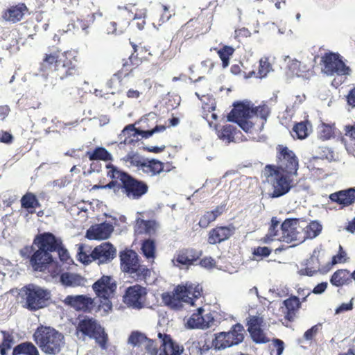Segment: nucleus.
I'll return each instance as SVG.
<instances>
[{"instance_id": "nucleus-1", "label": "nucleus", "mask_w": 355, "mask_h": 355, "mask_svg": "<svg viewBox=\"0 0 355 355\" xmlns=\"http://www.w3.org/2000/svg\"><path fill=\"white\" fill-rule=\"evenodd\" d=\"M33 244L37 250L33 251V247H26L20 252L22 257L29 259L33 270L44 272L49 269L53 277L59 275L62 270V266L54 260L51 252H55L62 245L61 239L51 232H45L37 234Z\"/></svg>"}, {"instance_id": "nucleus-2", "label": "nucleus", "mask_w": 355, "mask_h": 355, "mask_svg": "<svg viewBox=\"0 0 355 355\" xmlns=\"http://www.w3.org/2000/svg\"><path fill=\"white\" fill-rule=\"evenodd\" d=\"M71 54L69 51H62L58 47H53L49 50V53H46L42 62L39 68V73L45 79L49 75V72L55 73V76L60 80H63L69 76H73L76 73V68L68 55Z\"/></svg>"}, {"instance_id": "nucleus-3", "label": "nucleus", "mask_w": 355, "mask_h": 355, "mask_svg": "<svg viewBox=\"0 0 355 355\" xmlns=\"http://www.w3.org/2000/svg\"><path fill=\"white\" fill-rule=\"evenodd\" d=\"M105 167L108 169L107 177L111 179H119L121 182V185L118 186V189H122L123 192L129 198L138 200L148 192V186L145 182L119 169L112 164H107Z\"/></svg>"}, {"instance_id": "nucleus-4", "label": "nucleus", "mask_w": 355, "mask_h": 355, "mask_svg": "<svg viewBox=\"0 0 355 355\" xmlns=\"http://www.w3.org/2000/svg\"><path fill=\"white\" fill-rule=\"evenodd\" d=\"M33 340L47 355L58 354L65 345L63 334L49 326H39L33 334Z\"/></svg>"}, {"instance_id": "nucleus-5", "label": "nucleus", "mask_w": 355, "mask_h": 355, "mask_svg": "<svg viewBox=\"0 0 355 355\" xmlns=\"http://www.w3.org/2000/svg\"><path fill=\"white\" fill-rule=\"evenodd\" d=\"M77 336L81 334L79 338L88 337L94 339L95 342L102 349H107L108 336L105 329L99 322L92 318L86 317L80 320L76 327Z\"/></svg>"}, {"instance_id": "nucleus-6", "label": "nucleus", "mask_w": 355, "mask_h": 355, "mask_svg": "<svg viewBox=\"0 0 355 355\" xmlns=\"http://www.w3.org/2000/svg\"><path fill=\"white\" fill-rule=\"evenodd\" d=\"M22 291L24 292L23 298L25 300L24 306L29 311H37L46 306L51 299L49 290L34 284L25 286Z\"/></svg>"}, {"instance_id": "nucleus-7", "label": "nucleus", "mask_w": 355, "mask_h": 355, "mask_svg": "<svg viewBox=\"0 0 355 355\" xmlns=\"http://www.w3.org/2000/svg\"><path fill=\"white\" fill-rule=\"evenodd\" d=\"M197 284L187 283L185 285H178L171 293H164L162 298L164 304L171 308L175 309L180 306L181 302H184L191 305L194 304L192 298V291L196 289Z\"/></svg>"}, {"instance_id": "nucleus-8", "label": "nucleus", "mask_w": 355, "mask_h": 355, "mask_svg": "<svg viewBox=\"0 0 355 355\" xmlns=\"http://www.w3.org/2000/svg\"><path fill=\"white\" fill-rule=\"evenodd\" d=\"M277 150V158L278 159L279 168L288 175H296L299 164L295 153L288 149V147L281 145L278 146Z\"/></svg>"}, {"instance_id": "nucleus-9", "label": "nucleus", "mask_w": 355, "mask_h": 355, "mask_svg": "<svg viewBox=\"0 0 355 355\" xmlns=\"http://www.w3.org/2000/svg\"><path fill=\"white\" fill-rule=\"evenodd\" d=\"M321 62L324 68L322 71L327 76L348 74L349 68L345 65L338 53L332 52L325 53L322 57Z\"/></svg>"}, {"instance_id": "nucleus-10", "label": "nucleus", "mask_w": 355, "mask_h": 355, "mask_svg": "<svg viewBox=\"0 0 355 355\" xmlns=\"http://www.w3.org/2000/svg\"><path fill=\"white\" fill-rule=\"evenodd\" d=\"M146 293V288L139 284L129 286L123 295V302L129 308L140 310L144 307V298Z\"/></svg>"}, {"instance_id": "nucleus-11", "label": "nucleus", "mask_w": 355, "mask_h": 355, "mask_svg": "<svg viewBox=\"0 0 355 355\" xmlns=\"http://www.w3.org/2000/svg\"><path fill=\"white\" fill-rule=\"evenodd\" d=\"M299 222V218H286L280 226L282 236L278 239L280 241L287 243H290L293 241H297L298 243H302L304 241V238L301 240L298 236L300 232L297 230Z\"/></svg>"}, {"instance_id": "nucleus-12", "label": "nucleus", "mask_w": 355, "mask_h": 355, "mask_svg": "<svg viewBox=\"0 0 355 355\" xmlns=\"http://www.w3.org/2000/svg\"><path fill=\"white\" fill-rule=\"evenodd\" d=\"M116 256V248L110 242L102 243L91 252L92 259L98 265L111 262Z\"/></svg>"}, {"instance_id": "nucleus-13", "label": "nucleus", "mask_w": 355, "mask_h": 355, "mask_svg": "<svg viewBox=\"0 0 355 355\" xmlns=\"http://www.w3.org/2000/svg\"><path fill=\"white\" fill-rule=\"evenodd\" d=\"M92 288L98 297H113L116 290V283L109 275H103L94 283Z\"/></svg>"}, {"instance_id": "nucleus-14", "label": "nucleus", "mask_w": 355, "mask_h": 355, "mask_svg": "<svg viewBox=\"0 0 355 355\" xmlns=\"http://www.w3.org/2000/svg\"><path fill=\"white\" fill-rule=\"evenodd\" d=\"M233 107L227 116V121H236V119H249L253 117V104L251 101H236L233 103Z\"/></svg>"}, {"instance_id": "nucleus-15", "label": "nucleus", "mask_w": 355, "mask_h": 355, "mask_svg": "<svg viewBox=\"0 0 355 355\" xmlns=\"http://www.w3.org/2000/svg\"><path fill=\"white\" fill-rule=\"evenodd\" d=\"M204 309L198 308L196 313H193L187 322L188 329H206L211 327L214 321L211 314L202 315Z\"/></svg>"}, {"instance_id": "nucleus-16", "label": "nucleus", "mask_w": 355, "mask_h": 355, "mask_svg": "<svg viewBox=\"0 0 355 355\" xmlns=\"http://www.w3.org/2000/svg\"><path fill=\"white\" fill-rule=\"evenodd\" d=\"M114 231L112 224L103 222L92 225L86 232L85 237L89 240H103L108 239Z\"/></svg>"}, {"instance_id": "nucleus-17", "label": "nucleus", "mask_w": 355, "mask_h": 355, "mask_svg": "<svg viewBox=\"0 0 355 355\" xmlns=\"http://www.w3.org/2000/svg\"><path fill=\"white\" fill-rule=\"evenodd\" d=\"M235 230V227L232 225L217 226L209 231L207 242L211 245L220 243L229 239L234 234Z\"/></svg>"}, {"instance_id": "nucleus-18", "label": "nucleus", "mask_w": 355, "mask_h": 355, "mask_svg": "<svg viewBox=\"0 0 355 355\" xmlns=\"http://www.w3.org/2000/svg\"><path fill=\"white\" fill-rule=\"evenodd\" d=\"M64 302L78 311H90L94 307V300L87 295H67Z\"/></svg>"}, {"instance_id": "nucleus-19", "label": "nucleus", "mask_w": 355, "mask_h": 355, "mask_svg": "<svg viewBox=\"0 0 355 355\" xmlns=\"http://www.w3.org/2000/svg\"><path fill=\"white\" fill-rule=\"evenodd\" d=\"M121 269L123 272L132 274L138 268L139 258L137 254L132 250H125L119 253Z\"/></svg>"}, {"instance_id": "nucleus-20", "label": "nucleus", "mask_w": 355, "mask_h": 355, "mask_svg": "<svg viewBox=\"0 0 355 355\" xmlns=\"http://www.w3.org/2000/svg\"><path fill=\"white\" fill-rule=\"evenodd\" d=\"M331 202L343 207H348L355 202V187L340 190L329 195Z\"/></svg>"}, {"instance_id": "nucleus-21", "label": "nucleus", "mask_w": 355, "mask_h": 355, "mask_svg": "<svg viewBox=\"0 0 355 355\" xmlns=\"http://www.w3.org/2000/svg\"><path fill=\"white\" fill-rule=\"evenodd\" d=\"M157 336L162 342L161 347H162L159 355H181L183 349H180L169 335L159 332Z\"/></svg>"}, {"instance_id": "nucleus-22", "label": "nucleus", "mask_w": 355, "mask_h": 355, "mask_svg": "<svg viewBox=\"0 0 355 355\" xmlns=\"http://www.w3.org/2000/svg\"><path fill=\"white\" fill-rule=\"evenodd\" d=\"M284 307H282V313L284 314V318L293 322L295 319L296 313L301 307V302L298 297L292 295L283 301Z\"/></svg>"}, {"instance_id": "nucleus-23", "label": "nucleus", "mask_w": 355, "mask_h": 355, "mask_svg": "<svg viewBox=\"0 0 355 355\" xmlns=\"http://www.w3.org/2000/svg\"><path fill=\"white\" fill-rule=\"evenodd\" d=\"M291 183L292 180L285 175H282L277 177L273 183L274 190L270 196L276 198L286 194L292 187Z\"/></svg>"}, {"instance_id": "nucleus-24", "label": "nucleus", "mask_w": 355, "mask_h": 355, "mask_svg": "<svg viewBox=\"0 0 355 355\" xmlns=\"http://www.w3.org/2000/svg\"><path fill=\"white\" fill-rule=\"evenodd\" d=\"M157 223L153 220H144L138 218L136 220L135 231L138 234H145L148 236L155 234Z\"/></svg>"}, {"instance_id": "nucleus-25", "label": "nucleus", "mask_w": 355, "mask_h": 355, "mask_svg": "<svg viewBox=\"0 0 355 355\" xmlns=\"http://www.w3.org/2000/svg\"><path fill=\"white\" fill-rule=\"evenodd\" d=\"M60 282L65 287H76L84 285V278L78 274L69 272H60Z\"/></svg>"}, {"instance_id": "nucleus-26", "label": "nucleus", "mask_w": 355, "mask_h": 355, "mask_svg": "<svg viewBox=\"0 0 355 355\" xmlns=\"http://www.w3.org/2000/svg\"><path fill=\"white\" fill-rule=\"evenodd\" d=\"M140 171L150 176H155L164 171V163L156 159H146Z\"/></svg>"}, {"instance_id": "nucleus-27", "label": "nucleus", "mask_w": 355, "mask_h": 355, "mask_svg": "<svg viewBox=\"0 0 355 355\" xmlns=\"http://www.w3.org/2000/svg\"><path fill=\"white\" fill-rule=\"evenodd\" d=\"M26 9V7L23 3L16 6H12L3 12L2 17L6 21L16 23L22 19L24 11Z\"/></svg>"}, {"instance_id": "nucleus-28", "label": "nucleus", "mask_w": 355, "mask_h": 355, "mask_svg": "<svg viewBox=\"0 0 355 355\" xmlns=\"http://www.w3.org/2000/svg\"><path fill=\"white\" fill-rule=\"evenodd\" d=\"M244 327L240 323L233 325L228 332H225L226 338H228L230 343H233L232 346L238 345L243 342L244 339Z\"/></svg>"}, {"instance_id": "nucleus-29", "label": "nucleus", "mask_w": 355, "mask_h": 355, "mask_svg": "<svg viewBox=\"0 0 355 355\" xmlns=\"http://www.w3.org/2000/svg\"><path fill=\"white\" fill-rule=\"evenodd\" d=\"M352 273L347 270H338L331 275L330 282L332 285L340 287L352 281Z\"/></svg>"}, {"instance_id": "nucleus-30", "label": "nucleus", "mask_w": 355, "mask_h": 355, "mask_svg": "<svg viewBox=\"0 0 355 355\" xmlns=\"http://www.w3.org/2000/svg\"><path fill=\"white\" fill-rule=\"evenodd\" d=\"M199 256L193 249H186L180 252L176 257V261L184 266H190L198 260Z\"/></svg>"}, {"instance_id": "nucleus-31", "label": "nucleus", "mask_w": 355, "mask_h": 355, "mask_svg": "<svg viewBox=\"0 0 355 355\" xmlns=\"http://www.w3.org/2000/svg\"><path fill=\"white\" fill-rule=\"evenodd\" d=\"M20 202L21 207L26 209L31 214L34 212L35 208L41 207V204L36 196L31 192H27L24 194L21 197Z\"/></svg>"}, {"instance_id": "nucleus-32", "label": "nucleus", "mask_w": 355, "mask_h": 355, "mask_svg": "<svg viewBox=\"0 0 355 355\" xmlns=\"http://www.w3.org/2000/svg\"><path fill=\"white\" fill-rule=\"evenodd\" d=\"M12 354L40 355V353L37 348L31 342H24L13 348Z\"/></svg>"}, {"instance_id": "nucleus-33", "label": "nucleus", "mask_w": 355, "mask_h": 355, "mask_svg": "<svg viewBox=\"0 0 355 355\" xmlns=\"http://www.w3.org/2000/svg\"><path fill=\"white\" fill-rule=\"evenodd\" d=\"M86 155L91 161L103 160L105 162L112 161V155L104 147H96L92 151H87Z\"/></svg>"}, {"instance_id": "nucleus-34", "label": "nucleus", "mask_w": 355, "mask_h": 355, "mask_svg": "<svg viewBox=\"0 0 355 355\" xmlns=\"http://www.w3.org/2000/svg\"><path fill=\"white\" fill-rule=\"evenodd\" d=\"M141 250L146 259H154L155 256V242L153 239H148L143 241Z\"/></svg>"}, {"instance_id": "nucleus-35", "label": "nucleus", "mask_w": 355, "mask_h": 355, "mask_svg": "<svg viewBox=\"0 0 355 355\" xmlns=\"http://www.w3.org/2000/svg\"><path fill=\"white\" fill-rule=\"evenodd\" d=\"M228 338H226L225 331L216 334L214 339L212 340V345L216 349L218 350L230 347L233 343H230Z\"/></svg>"}, {"instance_id": "nucleus-36", "label": "nucleus", "mask_w": 355, "mask_h": 355, "mask_svg": "<svg viewBox=\"0 0 355 355\" xmlns=\"http://www.w3.org/2000/svg\"><path fill=\"white\" fill-rule=\"evenodd\" d=\"M236 127L232 125H225L222 130L218 132V137L220 139L230 144L234 140V132Z\"/></svg>"}, {"instance_id": "nucleus-37", "label": "nucleus", "mask_w": 355, "mask_h": 355, "mask_svg": "<svg viewBox=\"0 0 355 355\" xmlns=\"http://www.w3.org/2000/svg\"><path fill=\"white\" fill-rule=\"evenodd\" d=\"M322 225L318 220H312L305 229L306 238L313 239L317 237L322 232Z\"/></svg>"}, {"instance_id": "nucleus-38", "label": "nucleus", "mask_w": 355, "mask_h": 355, "mask_svg": "<svg viewBox=\"0 0 355 355\" xmlns=\"http://www.w3.org/2000/svg\"><path fill=\"white\" fill-rule=\"evenodd\" d=\"M123 160L125 162H129L132 166H136L138 171H140V168L144 164L146 158L141 157L138 153L132 151L128 153L123 158Z\"/></svg>"}, {"instance_id": "nucleus-39", "label": "nucleus", "mask_w": 355, "mask_h": 355, "mask_svg": "<svg viewBox=\"0 0 355 355\" xmlns=\"http://www.w3.org/2000/svg\"><path fill=\"white\" fill-rule=\"evenodd\" d=\"M95 15H87L86 18L80 19L77 18L73 23V27L77 29H81L85 32V35L88 34L87 28L94 21Z\"/></svg>"}, {"instance_id": "nucleus-40", "label": "nucleus", "mask_w": 355, "mask_h": 355, "mask_svg": "<svg viewBox=\"0 0 355 355\" xmlns=\"http://www.w3.org/2000/svg\"><path fill=\"white\" fill-rule=\"evenodd\" d=\"M309 135V130L307 124L304 122H300L294 125L293 128L292 136L293 138L304 139Z\"/></svg>"}, {"instance_id": "nucleus-41", "label": "nucleus", "mask_w": 355, "mask_h": 355, "mask_svg": "<svg viewBox=\"0 0 355 355\" xmlns=\"http://www.w3.org/2000/svg\"><path fill=\"white\" fill-rule=\"evenodd\" d=\"M234 52V48L230 46H225L218 51L223 68H226L229 65L230 56L232 55Z\"/></svg>"}, {"instance_id": "nucleus-42", "label": "nucleus", "mask_w": 355, "mask_h": 355, "mask_svg": "<svg viewBox=\"0 0 355 355\" xmlns=\"http://www.w3.org/2000/svg\"><path fill=\"white\" fill-rule=\"evenodd\" d=\"M252 340L258 344L266 343L269 339L266 336L263 331L261 328H252L248 329Z\"/></svg>"}, {"instance_id": "nucleus-43", "label": "nucleus", "mask_w": 355, "mask_h": 355, "mask_svg": "<svg viewBox=\"0 0 355 355\" xmlns=\"http://www.w3.org/2000/svg\"><path fill=\"white\" fill-rule=\"evenodd\" d=\"M146 340L148 338L146 335L138 331H132L128 338V343L134 347L145 344Z\"/></svg>"}, {"instance_id": "nucleus-44", "label": "nucleus", "mask_w": 355, "mask_h": 355, "mask_svg": "<svg viewBox=\"0 0 355 355\" xmlns=\"http://www.w3.org/2000/svg\"><path fill=\"white\" fill-rule=\"evenodd\" d=\"M165 129H166V127L164 125H157L153 129L147 130H140V129L137 128L135 133H133L132 135H133V137L140 135L144 138H149L150 137L153 136L155 133L162 132V131L165 130Z\"/></svg>"}, {"instance_id": "nucleus-45", "label": "nucleus", "mask_w": 355, "mask_h": 355, "mask_svg": "<svg viewBox=\"0 0 355 355\" xmlns=\"http://www.w3.org/2000/svg\"><path fill=\"white\" fill-rule=\"evenodd\" d=\"M3 338L1 343V355H7V351L10 349L14 344L13 336L7 331H2Z\"/></svg>"}, {"instance_id": "nucleus-46", "label": "nucleus", "mask_w": 355, "mask_h": 355, "mask_svg": "<svg viewBox=\"0 0 355 355\" xmlns=\"http://www.w3.org/2000/svg\"><path fill=\"white\" fill-rule=\"evenodd\" d=\"M132 277L135 278L138 281L144 280L147 276L150 275V270L144 266H141L138 263V268L135 269V271L132 272Z\"/></svg>"}, {"instance_id": "nucleus-47", "label": "nucleus", "mask_w": 355, "mask_h": 355, "mask_svg": "<svg viewBox=\"0 0 355 355\" xmlns=\"http://www.w3.org/2000/svg\"><path fill=\"white\" fill-rule=\"evenodd\" d=\"M272 69V67L270 64L268 62L267 59L263 60V59H261L259 61V71L257 77H259L260 78H263L267 76V74L270 72V71Z\"/></svg>"}, {"instance_id": "nucleus-48", "label": "nucleus", "mask_w": 355, "mask_h": 355, "mask_svg": "<svg viewBox=\"0 0 355 355\" xmlns=\"http://www.w3.org/2000/svg\"><path fill=\"white\" fill-rule=\"evenodd\" d=\"M269 114L268 107L266 105L257 107L253 106V116H259L261 119L266 121Z\"/></svg>"}, {"instance_id": "nucleus-49", "label": "nucleus", "mask_w": 355, "mask_h": 355, "mask_svg": "<svg viewBox=\"0 0 355 355\" xmlns=\"http://www.w3.org/2000/svg\"><path fill=\"white\" fill-rule=\"evenodd\" d=\"M321 328L322 323H318L317 324L313 325L304 332L303 339L306 341H311Z\"/></svg>"}, {"instance_id": "nucleus-50", "label": "nucleus", "mask_w": 355, "mask_h": 355, "mask_svg": "<svg viewBox=\"0 0 355 355\" xmlns=\"http://www.w3.org/2000/svg\"><path fill=\"white\" fill-rule=\"evenodd\" d=\"M334 135V131L331 126L322 124L320 130V137L323 140L329 139Z\"/></svg>"}, {"instance_id": "nucleus-51", "label": "nucleus", "mask_w": 355, "mask_h": 355, "mask_svg": "<svg viewBox=\"0 0 355 355\" xmlns=\"http://www.w3.org/2000/svg\"><path fill=\"white\" fill-rule=\"evenodd\" d=\"M216 220L215 216L213 213L210 211H207L205 214L200 218L199 220V225L202 228H206L210 223Z\"/></svg>"}, {"instance_id": "nucleus-52", "label": "nucleus", "mask_w": 355, "mask_h": 355, "mask_svg": "<svg viewBox=\"0 0 355 355\" xmlns=\"http://www.w3.org/2000/svg\"><path fill=\"white\" fill-rule=\"evenodd\" d=\"M55 252H58L60 261L63 263L65 262L67 263H69V262L68 261L69 260L70 261H72L67 250L64 248L62 244L59 246L58 249L56 250Z\"/></svg>"}, {"instance_id": "nucleus-53", "label": "nucleus", "mask_w": 355, "mask_h": 355, "mask_svg": "<svg viewBox=\"0 0 355 355\" xmlns=\"http://www.w3.org/2000/svg\"><path fill=\"white\" fill-rule=\"evenodd\" d=\"M78 260L84 264H89L94 261L92 259L91 254H87L83 251V246L82 245L78 248Z\"/></svg>"}, {"instance_id": "nucleus-54", "label": "nucleus", "mask_w": 355, "mask_h": 355, "mask_svg": "<svg viewBox=\"0 0 355 355\" xmlns=\"http://www.w3.org/2000/svg\"><path fill=\"white\" fill-rule=\"evenodd\" d=\"M271 252H272L271 249L269 248L268 247H266V246L260 247L259 246V247L254 248L252 254H253V255H254L256 257H268L270 254Z\"/></svg>"}, {"instance_id": "nucleus-55", "label": "nucleus", "mask_w": 355, "mask_h": 355, "mask_svg": "<svg viewBox=\"0 0 355 355\" xmlns=\"http://www.w3.org/2000/svg\"><path fill=\"white\" fill-rule=\"evenodd\" d=\"M145 345L146 350L150 355H157V345L155 340L148 338Z\"/></svg>"}, {"instance_id": "nucleus-56", "label": "nucleus", "mask_w": 355, "mask_h": 355, "mask_svg": "<svg viewBox=\"0 0 355 355\" xmlns=\"http://www.w3.org/2000/svg\"><path fill=\"white\" fill-rule=\"evenodd\" d=\"M346 255V252L343 250L342 246L340 245L338 254L332 257L331 263L335 265L338 263H344L345 261Z\"/></svg>"}, {"instance_id": "nucleus-57", "label": "nucleus", "mask_w": 355, "mask_h": 355, "mask_svg": "<svg viewBox=\"0 0 355 355\" xmlns=\"http://www.w3.org/2000/svg\"><path fill=\"white\" fill-rule=\"evenodd\" d=\"M136 130L137 128L135 127V125L129 124L123 129L119 135V137L120 139H122L123 137H133L132 134L135 133Z\"/></svg>"}, {"instance_id": "nucleus-58", "label": "nucleus", "mask_w": 355, "mask_h": 355, "mask_svg": "<svg viewBox=\"0 0 355 355\" xmlns=\"http://www.w3.org/2000/svg\"><path fill=\"white\" fill-rule=\"evenodd\" d=\"M236 121H232L237 123L238 125L245 132H248L252 128V123L249 121L248 119H236Z\"/></svg>"}, {"instance_id": "nucleus-59", "label": "nucleus", "mask_w": 355, "mask_h": 355, "mask_svg": "<svg viewBox=\"0 0 355 355\" xmlns=\"http://www.w3.org/2000/svg\"><path fill=\"white\" fill-rule=\"evenodd\" d=\"M189 355H202L200 342H193L188 347Z\"/></svg>"}, {"instance_id": "nucleus-60", "label": "nucleus", "mask_w": 355, "mask_h": 355, "mask_svg": "<svg viewBox=\"0 0 355 355\" xmlns=\"http://www.w3.org/2000/svg\"><path fill=\"white\" fill-rule=\"evenodd\" d=\"M353 298L348 303H343L335 310L336 314L351 311L353 309Z\"/></svg>"}, {"instance_id": "nucleus-61", "label": "nucleus", "mask_w": 355, "mask_h": 355, "mask_svg": "<svg viewBox=\"0 0 355 355\" xmlns=\"http://www.w3.org/2000/svg\"><path fill=\"white\" fill-rule=\"evenodd\" d=\"M112 297H101L99 306L102 308L105 312H109L112 309V303L110 301Z\"/></svg>"}, {"instance_id": "nucleus-62", "label": "nucleus", "mask_w": 355, "mask_h": 355, "mask_svg": "<svg viewBox=\"0 0 355 355\" xmlns=\"http://www.w3.org/2000/svg\"><path fill=\"white\" fill-rule=\"evenodd\" d=\"M13 141V136L7 131L0 132V142L10 144Z\"/></svg>"}, {"instance_id": "nucleus-63", "label": "nucleus", "mask_w": 355, "mask_h": 355, "mask_svg": "<svg viewBox=\"0 0 355 355\" xmlns=\"http://www.w3.org/2000/svg\"><path fill=\"white\" fill-rule=\"evenodd\" d=\"M216 261L211 257H205L200 261V265L205 268H211L215 266Z\"/></svg>"}, {"instance_id": "nucleus-64", "label": "nucleus", "mask_w": 355, "mask_h": 355, "mask_svg": "<svg viewBox=\"0 0 355 355\" xmlns=\"http://www.w3.org/2000/svg\"><path fill=\"white\" fill-rule=\"evenodd\" d=\"M272 342L277 350V355H282L284 349V342L279 338H274Z\"/></svg>"}]
</instances>
